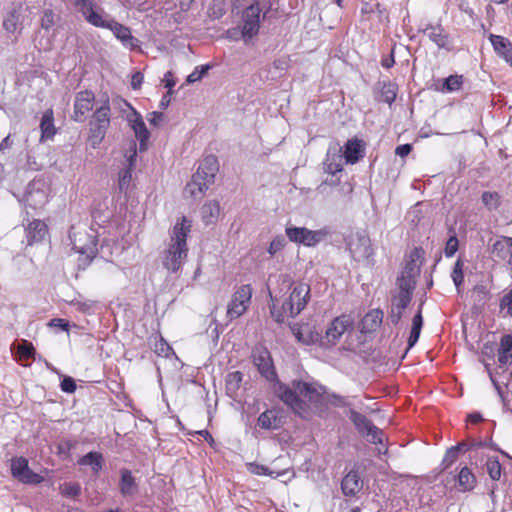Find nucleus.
Returning <instances> with one entry per match:
<instances>
[{"instance_id":"obj_1","label":"nucleus","mask_w":512,"mask_h":512,"mask_svg":"<svg viewBox=\"0 0 512 512\" xmlns=\"http://www.w3.org/2000/svg\"><path fill=\"white\" fill-rule=\"evenodd\" d=\"M279 399L302 419L325 411V387L318 383L293 381L292 387L278 383L275 390Z\"/></svg>"},{"instance_id":"obj_2","label":"nucleus","mask_w":512,"mask_h":512,"mask_svg":"<svg viewBox=\"0 0 512 512\" xmlns=\"http://www.w3.org/2000/svg\"><path fill=\"white\" fill-rule=\"evenodd\" d=\"M74 5L89 24L109 29L124 45L133 46L134 38L131 35L130 29L110 19L104 10L93 0H75Z\"/></svg>"},{"instance_id":"obj_3","label":"nucleus","mask_w":512,"mask_h":512,"mask_svg":"<svg viewBox=\"0 0 512 512\" xmlns=\"http://www.w3.org/2000/svg\"><path fill=\"white\" fill-rule=\"evenodd\" d=\"M270 295V314L277 323H283L285 314L294 318L299 315L307 306L310 300V286L307 283L297 282L291 285L288 298L283 302L281 308L276 306V298Z\"/></svg>"},{"instance_id":"obj_4","label":"nucleus","mask_w":512,"mask_h":512,"mask_svg":"<svg viewBox=\"0 0 512 512\" xmlns=\"http://www.w3.org/2000/svg\"><path fill=\"white\" fill-rule=\"evenodd\" d=\"M73 249L90 262L96 255V236L89 233L85 225H74L69 232Z\"/></svg>"},{"instance_id":"obj_5","label":"nucleus","mask_w":512,"mask_h":512,"mask_svg":"<svg viewBox=\"0 0 512 512\" xmlns=\"http://www.w3.org/2000/svg\"><path fill=\"white\" fill-rule=\"evenodd\" d=\"M347 247L355 261L373 264L374 249L366 231L351 233L347 239Z\"/></svg>"},{"instance_id":"obj_6","label":"nucleus","mask_w":512,"mask_h":512,"mask_svg":"<svg viewBox=\"0 0 512 512\" xmlns=\"http://www.w3.org/2000/svg\"><path fill=\"white\" fill-rule=\"evenodd\" d=\"M192 221L186 216L179 217L169 230V240L165 250H171L188 255L187 238L191 232Z\"/></svg>"},{"instance_id":"obj_7","label":"nucleus","mask_w":512,"mask_h":512,"mask_svg":"<svg viewBox=\"0 0 512 512\" xmlns=\"http://www.w3.org/2000/svg\"><path fill=\"white\" fill-rule=\"evenodd\" d=\"M285 233L287 238L296 244L307 247H314L319 244L328 235L326 229L310 230L306 227H286Z\"/></svg>"},{"instance_id":"obj_8","label":"nucleus","mask_w":512,"mask_h":512,"mask_svg":"<svg viewBox=\"0 0 512 512\" xmlns=\"http://www.w3.org/2000/svg\"><path fill=\"white\" fill-rule=\"evenodd\" d=\"M114 103H116L121 109L126 107L130 110V113L127 115V121L133 130L135 137L139 141L140 151L146 150L150 133L147 130L142 116L124 99H117L114 101Z\"/></svg>"},{"instance_id":"obj_9","label":"nucleus","mask_w":512,"mask_h":512,"mask_svg":"<svg viewBox=\"0 0 512 512\" xmlns=\"http://www.w3.org/2000/svg\"><path fill=\"white\" fill-rule=\"evenodd\" d=\"M261 12L262 10L258 3L251 4L243 12L241 37L246 43L259 32Z\"/></svg>"},{"instance_id":"obj_10","label":"nucleus","mask_w":512,"mask_h":512,"mask_svg":"<svg viewBox=\"0 0 512 512\" xmlns=\"http://www.w3.org/2000/svg\"><path fill=\"white\" fill-rule=\"evenodd\" d=\"M252 287L249 284L241 285L232 295L228 304L227 316L230 320L242 316L251 303Z\"/></svg>"},{"instance_id":"obj_11","label":"nucleus","mask_w":512,"mask_h":512,"mask_svg":"<svg viewBox=\"0 0 512 512\" xmlns=\"http://www.w3.org/2000/svg\"><path fill=\"white\" fill-rule=\"evenodd\" d=\"M349 418L355 425L358 432L367 437L368 440L374 444H382L384 441V433L381 429L376 427L366 416L351 410Z\"/></svg>"},{"instance_id":"obj_12","label":"nucleus","mask_w":512,"mask_h":512,"mask_svg":"<svg viewBox=\"0 0 512 512\" xmlns=\"http://www.w3.org/2000/svg\"><path fill=\"white\" fill-rule=\"evenodd\" d=\"M11 473L13 477L25 484H39L44 480L43 476L29 468L28 461L23 457L11 460Z\"/></svg>"},{"instance_id":"obj_13","label":"nucleus","mask_w":512,"mask_h":512,"mask_svg":"<svg viewBox=\"0 0 512 512\" xmlns=\"http://www.w3.org/2000/svg\"><path fill=\"white\" fill-rule=\"evenodd\" d=\"M419 274L420 268L417 266V264L413 261L408 262L397 279V284L399 288L398 294H407L408 296H410V298H412V293L415 288Z\"/></svg>"},{"instance_id":"obj_14","label":"nucleus","mask_w":512,"mask_h":512,"mask_svg":"<svg viewBox=\"0 0 512 512\" xmlns=\"http://www.w3.org/2000/svg\"><path fill=\"white\" fill-rule=\"evenodd\" d=\"M254 364L257 366L259 373L268 381H277V374L273 365L270 352L265 349H257L253 354Z\"/></svg>"},{"instance_id":"obj_15","label":"nucleus","mask_w":512,"mask_h":512,"mask_svg":"<svg viewBox=\"0 0 512 512\" xmlns=\"http://www.w3.org/2000/svg\"><path fill=\"white\" fill-rule=\"evenodd\" d=\"M95 101L93 92L85 90L77 93L74 101L73 119L77 122H84L86 114L92 110Z\"/></svg>"},{"instance_id":"obj_16","label":"nucleus","mask_w":512,"mask_h":512,"mask_svg":"<svg viewBox=\"0 0 512 512\" xmlns=\"http://www.w3.org/2000/svg\"><path fill=\"white\" fill-rule=\"evenodd\" d=\"M354 321L349 315H341L336 317L328 326L326 330V337L328 341L335 343L341 336L348 330H352Z\"/></svg>"},{"instance_id":"obj_17","label":"nucleus","mask_w":512,"mask_h":512,"mask_svg":"<svg viewBox=\"0 0 512 512\" xmlns=\"http://www.w3.org/2000/svg\"><path fill=\"white\" fill-rule=\"evenodd\" d=\"M494 260H499L512 266V237L501 236L491 248Z\"/></svg>"},{"instance_id":"obj_18","label":"nucleus","mask_w":512,"mask_h":512,"mask_svg":"<svg viewBox=\"0 0 512 512\" xmlns=\"http://www.w3.org/2000/svg\"><path fill=\"white\" fill-rule=\"evenodd\" d=\"M365 154V143L363 140L358 138L349 139L345 144V149L342 155L345 158V162L348 164H355Z\"/></svg>"},{"instance_id":"obj_19","label":"nucleus","mask_w":512,"mask_h":512,"mask_svg":"<svg viewBox=\"0 0 512 512\" xmlns=\"http://www.w3.org/2000/svg\"><path fill=\"white\" fill-rule=\"evenodd\" d=\"M187 256V254L164 249L161 252V262L168 272L176 273L182 268Z\"/></svg>"},{"instance_id":"obj_20","label":"nucleus","mask_w":512,"mask_h":512,"mask_svg":"<svg viewBox=\"0 0 512 512\" xmlns=\"http://www.w3.org/2000/svg\"><path fill=\"white\" fill-rule=\"evenodd\" d=\"M218 169L219 164L217 158L213 155H209L202 160L195 175H199L201 179L211 185L214 183Z\"/></svg>"},{"instance_id":"obj_21","label":"nucleus","mask_w":512,"mask_h":512,"mask_svg":"<svg viewBox=\"0 0 512 512\" xmlns=\"http://www.w3.org/2000/svg\"><path fill=\"white\" fill-rule=\"evenodd\" d=\"M489 40L496 54L512 67V43L509 39L491 34Z\"/></svg>"},{"instance_id":"obj_22","label":"nucleus","mask_w":512,"mask_h":512,"mask_svg":"<svg viewBox=\"0 0 512 512\" xmlns=\"http://www.w3.org/2000/svg\"><path fill=\"white\" fill-rule=\"evenodd\" d=\"M25 232L28 245H33L45 239L48 234V228L45 222L35 219L27 225Z\"/></svg>"},{"instance_id":"obj_23","label":"nucleus","mask_w":512,"mask_h":512,"mask_svg":"<svg viewBox=\"0 0 512 512\" xmlns=\"http://www.w3.org/2000/svg\"><path fill=\"white\" fill-rule=\"evenodd\" d=\"M342 149L340 147L330 148L326 154L324 169L327 173L335 175L343 170Z\"/></svg>"},{"instance_id":"obj_24","label":"nucleus","mask_w":512,"mask_h":512,"mask_svg":"<svg viewBox=\"0 0 512 512\" xmlns=\"http://www.w3.org/2000/svg\"><path fill=\"white\" fill-rule=\"evenodd\" d=\"M411 301L410 296L397 294L394 296L391 305V312L389 319L393 324H398L402 318L404 310L407 308Z\"/></svg>"},{"instance_id":"obj_25","label":"nucleus","mask_w":512,"mask_h":512,"mask_svg":"<svg viewBox=\"0 0 512 512\" xmlns=\"http://www.w3.org/2000/svg\"><path fill=\"white\" fill-rule=\"evenodd\" d=\"M363 486V481L355 471H350L342 480L341 488L345 495L353 496L358 493Z\"/></svg>"},{"instance_id":"obj_26","label":"nucleus","mask_w":512,"mask_h":512,"mask_svg":"<svg viewBox=\"0 0 512 512\" xmlns=\"http://www.w3.org/2000/svg\"><path fill=\"white\" fill-rule=\"evenodd\" d=\"M383 320V312L379 309L369 311L361 321V331L370 333L380 327Z\"/></svg>"},{"instance_id":"obj_27","label":"nucleus","mask_w":512,"mask_h":512,"mask_svg":"<svg viewBox=\"0 0 512 512\" xmlns=\"http://www.w3.org/2000/svg\"><path fill=\"white\" fill-rule=\"evenodd\" d=\"M209 186L210 184L201 179L199 175L194 174L192 179L187 183L184 192L186 195H189L194 199L201 198Z\"/></svg>"},{"instance_id":"obj_28","label":"nucleus","mask_w":512,"mask_h":512,"mask_svg":"<svg viewBox=\"0 0 512 512\" xmlns=\"http://www.w3.org/2000/svg\"><path fill=\"white\" fill-rule=\"evenodd\" d=\"M41 129V138L40 141L44 142L46 140L52 139L56 133V129L54 126V117L53 111L51 109L47 110L41 119L40 123Z\"/></svg>"},{"instance_id":"obj_29","label":"nucleus","mask_w":512,"mask_h":512,"mask_svg":"<svg viewBox=\"0 0 512 512\" xmlns=\"http://www.w3.org/2000/svg\"><path fill=\"white\" fill-rule=\"evenodd\" d=\"M220 204L218 201H210L205 203L201 208V218L205 225L217 222L220 215Z\"/></svg>"},{"instance_id":"obj_30","label":"nucleus","mask_w":512,"mask_h":512,"mask_svg":"<svg viewBox=\"0 0 512 512\" xmlns=\"http://www.w3.org/2000/svg\"><path fill=\"white\" fill-rule=\"evenodd\" d=\"M498 361L501 365L512 363V335L506 334L501 337L498 350Z\"/></svg>"},{"instance_id":"obj_31","label":"nucleus","mask_w":512,"mask_h":512,"mask_svg":"<svg viewBox=\"0 0 512 512\" xmlns=\"http://www.w3.org/2000/svg\"><path fill=\"white\" fill-rule=\"evenodd\" d=\"M121 478L119 482V489L123 496H131L137 489L135 478L132 472L128 469H122L120 471Z\"/></svg>"},{"instance_id":"obj_32","label":"nucleus","mask_w":512,"mask_h":512,"mask_svg":"<svg viewBox=\"0 0 512 512\" xmlns=\"http://www.w3.org/2000/svg\"><path fill=\"white\" fill-rule=\"evenodd\" d=\"M90 123L99 125L102 128H109L110 126V107L109 100L106 99L103 104L96 109Z\"/></svg>"},{"instance_id":"obj_33","label":"nucleus","mask_w":512,"mask_h":512,"mask_svg":"<svg viewBox=\"0 0 512 512\" xmlns=\"http://www.w3.org/2000/svg\"><path fill=\"white\" fill-rule=\"evenodd\" d=\"M281 420L275 410H266L258 417V425L262 429L274 430L280 427Z\"/></svg>"},{"instance_id":"obj_34","label":"nucleus","mask_w":512,"mask_h":512,"mask_svg":"<svg viewBox=\"0 0 512 512\" xmlns=\"http://www.w3.org/2000/svg\"><path fill=\"white\" fill-rule=\"evenodd\" d=\"M476 477L468 467H463L458 474V487L462 492L471 491L476 486Z\"/></svg>"},{"instance_id":"obj_35","label":"nucleus","mask_w":512,"mask_h":512,"mask_svg":"<svg viewBox=\"0 0 512 512\" xmlns=\"http://www.w3.org/2000/svg\"><path fill=\"white\" fill-rule=\"evenodd\" d=\"M422 305L423 304H420L417 314L412 319V326H411V331H410V335L408 338L407 350L412 348L417 343V341L420 337L421 329L423 326Z\"/></svg>"},{"instance_id":"obj_36","label":"nucleus","mask_w":512,"mask_h":512,"mask_svg":"<svg viewBox=\"0 0 512 512\" xmlns=\"http://www.w3.org/2000/svg\"><path fill=\"white\" fill-rule=\"evenodd\" d=\"M425 35L439 48H445L448 44V35L441 26H431L424 30Z\"/></svg>"},{"instance_id":"obj_37","label":"nucleus","mask_w":512,"mask_h":512,"mask_svg":"<svg viewBox=\"0 0 512 512\" xmlns=\"http://www.w3.org/2000/svg\"><path fill=\"white\" fill-rule=\"evenodd\" d=\"M135 157H136V144L132 143V154L128 157L129 167L122 171L119 175V188L120 190L127 189L131 178H132V168L135 165Z\"/></svg>"},{"instance_id":"obj_38","label":"nucleus","mask_w":512,"mask_h":512,"mask_svg":"<svg viewBox=\"0 0 512 512\" xmlns=\"http://www.w3.org/2000/svg\"><path fill=\"white\" fill-rule=\"evenodd\" d=\"M108 128H102L99 125L89 123V137L88 142L92 148H97L105 138Z\"/></svg>"},{"instance_id":"obj_39","label":"nucleus","mask_w":512,"mask_h":512,"mask_svg":"<svg viewBox=\"0 0 512 512\" xmlns=\"http://www.w3.org/2000/svg\"><path fill=\"white\" fill-rule=\"evenodd\" d=\"M247 468H248V471L252 474L266 475V476H270L272 478L280 477V476L284 475L288 470V469H284L281 471H274L264 465L257 464V463H248Z\"/></svg>"},{"instance_id":"obj_40","label":"nucleus","mask_w":512,"mask_h":512,"mask_svg":"<svg viewBox=\"0 0 512 512\" xmlns=\"http://www.w3.org/2000/svg\"><path fill=\"white\" fill-rule=\"evenodd\" d=\"M80 464L91 466L95 473L102 469V456L97 452H89L80 459Z\"/></svg>"},{"instance_id":"obj_41","label":"nucleus","mask_w":512,"mask_h":512,"mask_svg":"<svg viewBox=\"0 0 512 512\" xmlns=\"http://www.w3.org/2000/svg\"><path fill=\"white\" fill-rule=\"evenodd\" d=\"M20 25V14L14 9L10 11L3 21V27L8 33H15Z\"/></svg>"},{"instance_id":"obj_42","label":"nucleus","mask_w":512,"mask_h":512,"mask_svg":"<svg viewBox=\"0 0 512 512\" xmlns=\"http://www.w3.org/2000/svg\"><path fill=\"white\" fill-rule=\"evenodd\" d=\"M499 312L503 317L512 318V288L505 292L500 298Z\"/></svg>"},{"instance_id":"obj_43","label":"nucleus","mask_w":512,"mask_h":512,"mask_svg":"<svg viewBox=\"0 0 512 512\" xmlns=\"http://www.w3.org/2000/svg\"><path fill=\"white\" fill-rule=\"evenodd\" d=\"M481 199L485 207L489 210H496L501 204V197L498 192L485 191Z\"/></svg>"},{"instance_id":"obj_44","label":"nucleus","mask_w":512,"mask_h":512,"mask_svg":"<svg viewBox=\"0 0 512 512\" xmlns=\"http://www.w3.org/2000/svg\"><path fill=\"white\" fill-rule=\"evenodd\" d=\"M486 470H487L489 477L492 480H494V481L499 480L501 477V473H502V467H501V464H500L498 458L489 457L486 461Z\"/></svg>"},{"instance_id":"obj_45","label":"nucleus","mask_w":512,"mask_h":512,"mask_svg":"<svg viewBox=\"0 0 512 512\" xmlns=\"http://www.w3.org/2000/svg\"><path fill=\"white\" fill-rule=\"evenodd\" d=\"M153 349L158 356L166 358L174 353L173 349L162 337L154 338Z\"/></svg>"},{"instance_id":"obj_46","label":"nucleus","mask_w":512,"mask_h":512,"mask_svg":"<svg viewBox=\"0 0 512 512\" xmlns=\"http://www.w3.org/2000/svg\"><path fill=\"white\" fill-rule=\"evenodd\" d=\"M243 375L239 371L231 372L226 377V388L228 391L235 392L239 389Z\"/></svg>"},{"instance_id":"obj_47","label":"nucleus","mask_w":512,"mask_h":512,"mask_svg":"<svg viewBox=\"0 0 512 512\" xmlns=\"http://www.w3.org/2000/svg\"><path fill=\"white\" fill-rule=\"evenodd\" d=\"M463 84V76L451 75L447 77L443 84V89L447 92H453L460 90Z\"/></svg>"},{"instance_id":"obj_48","label":"nucleus","mask_w":512,"mask_h":512,"mask_svg":"<svg viewBox=\"0 0 512 512\" xmlns=\"http://www.w3.org/2000/svg\"><path fill=\"white\" fill-rule=\"evenodd\" d=\"M293 335L296 340L303 344H310L312 342V336L309 332H305L304 328L298 324L290 326Z\"/></svg>"},{"instance_id":"obj_49","label":"nucleus","mask_w":512,"mask_h":512,"mask_svg":"<svg viewBox=\"0 0 512 512\" xmlns=\"http://www.w3.org/2000/svg\"><path fill=\"white\" fill-rule=\"evenodd\" d=\"M463 266H464L463 262L460 259H458L454 265V268H453V271L451 274L452 280H453L458 292L460 291V286L464 282Z\"/></svg>"},{"instance_id":"obj_50","label":"nucleus","mask_w":512,"mask_h":512,"mask_svg":"<svg viewBox=\"0 0 512 512\" xmlns=\"http://www.w3.org/2000/svg\"><path fill=\"white\" fill-rule=\"evenodd\" d=\"M210 69V65H201L195 67L192 73H190L186 79L187 83L192 84L199 81Z\"/></svg>"},{"instance_id":"obj_51","label":"nucleus","mask_w":512,"mask_h":512,"mask_svg":"<svg viewBox=\"0 0 512 512\" xmlns=\"http://www.w3.org/2000/svg\"><path fill=\"white\" fill-rule=\"evenodd\" d=\"M325 395L327 396V399H325V409L329 404L334 405L336 407H344L347 405L346 399L344 397L331 393L327 391L326 388Z\"/></svg>"},{"instance_id":"obj_52","label":"nucleus","mask_w":512,"mask_h":512,"mask_svg":"<svg viewBox=\"0 0 512 512\" xmlns=\"http://www.w3.org/2000/svg\"><path fill=\"white\" fill-rule=\"evenodd\" d=\"M286 245V239L283 235H278L273 238L268 247V253L274 256L276 253L281 251Z\"/></svg>"},{"instance_id":"obj_53","label":"nucleus","mask_w":512,"mask_h":512,"mask_svg":"<svg viewBox=\"0 0 512 512\" xmlns=\"http://www.w3.org/2000/svg\"><path fill=\"white\" fill-rule=\"evenodd\" d=\"M458 239L456 234L451 235L445 245V256L452 257L458 250Z\"/></svg>"},{"instance_id":"obj_54","label":"nucleus","mask_w":512,"mask_h":512,"mask_svg":"<svg viewBox=\"0 0 512 512\" xmlns=\"http://www.w3.org/2000/svg\"><path fill=\"white\" fill-rule=\"evenodd\" d=\"M34 353H35V349H34L33 345L27 341H23L18 346V354L22 358H25V359L32 358Z\"/></svg>"},{"instance_id":"obj_55","label":"nucleus","mask_w":512,"mask_h":512,"mask_svg":"<svg viewBox=\"0 0 512 512\" xmlns=\"http://www.w3.org/2000/svg\"><path fill=\"white\" fill-rule=\"evenodd\" d=\"M55 24V14L52 10H45L41 17V27L45 30H49Z\"/></svg>"},{"instance_id":"obj_56","label":"nucleus","mask_w":512,"mask_h":512,"mask_svg":"<svg viewBox=\"0 0 512 512\" xmlns=\"http://www.w3.org/2000/svg\"><path fill=\"white\" fill-rule=\"evenodd\" d=\"M382 97L383 100L388 104L394 102L396 99V91L394 86L391 84L385 85L382 90Z\"/></svg>"},{"instance_id":"obj_57","label":"nucleus","mask_w":512,"mask_h":512,"mask_svg":"<svg viewBox=\"0 0 512 512\" xmlns=\"http://www.w3.org/2000/svg\"><path fill=\"white\" fill-rule=\"evenodd\" d=\"M62 494L69 497H76L80 494L81 488L79 484L69 483L62 487Z\"/></svg>"},{"instance_id":"obj_58","label":"nucleus","mask_w":512,"mask_h":512,"mask_svg":"<svg viewBox=\"0 0 512 512\" xmlns=\"http://www.w3.org/2000/svg\"><path fill=\"white\" fill-rule=\"evenodd\" d=\"M62 391L73 393L76 390V383L73 378L65 377L60 384Z\"/></svg>"},{"instance_id":"obj_59","label":"nucleus","mask_w":512,"mask_h":512,"mask_svg":"<svg viewBox=\"0 0 512 512\" xmlns=\"http://www.w3.org/2000/svg\"><path fill=\"white\" fill-rule=\"evenodd\" d=\"M162 82L164 83V86L169 89V91H172V88L176 84L173 73L171 71L165 73Z\"/></svg>"},{"instance_id":"obj_60","label":"nucleus","mask_w":512,"mask_h":512,"mask_svg":"<svg viewBox=\"0 0 512 512\" xmlns=\"http://www.w3.org/2000/svg\"><path fill=\"white\" fill-rule=\"evenodd\" d=\"M412 151V146L410 144L399 145L395 149V154L400 157L407 156Z\"/></svg>"},{"instance_id":"obj_61","label":"nucleus","mask_w":512,"mask_h":512,"mask_svg":"<svg viewBox=\"0 0 512 512\" xmlns=\"http://www.w3.org/2000/svg\"><path fill=\"white\" fill-rule=\"evenodd\" d=\"M143 74L140 73V72H136L133 76H132V80H131V86L133 89H139L141 87V84L143 82Z\"/></svg>"},{"instance_id":"obj_62","label":"nucleus","mask_w":512,"mask_h":512,"mask_svg":"<svg viewBox=\"0 0 512 512\" xmlns=\"http://www.w3.org/2000/svg\"><path fill=\"white\" fill-rule=\"evenodd\" d=\"M273 66L275 69L284 71L289 66V60L287 58H280L274 61Z\"/></svg>"},{"instance_id":"obj_63","label":"nucleus","mask_w":512,"mask_h":512,"mask_svg":"<svg viewBox=\"0 0 512 512\" xmlns=\"http://www.w3.org/2000/svg\"><path fill=\"white\" fill-rule=\"evenodd\" d=\"M459 446L451 447L445 456V460H449L451 463L455 461L458 455Z\"/></svg>"},{"instance_id":"obj_64","label":"nucleus","mask_w":512,"mask_h":512,"mask_svg":"<svg viewBox=\"0 0 512 512\" xmlns=\"http://www.w3.org/2000/svg\"><path fill=\"white\" fill-rule=\"evenodd\" d=\"M163 114L161 112H152L151 117L149 118V122L152 125H158V123L162 120Z\"/></svg>"}]
</instances>
